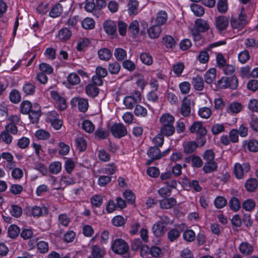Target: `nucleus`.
I'll use <instances>...</instances> for the list:
<instances>
[{
	"label": "nucleus",
	"instance_id": "obj_1",
	"mask_svg": "<svg viewBox=\"0 0 258 258\" xmlns=\"http://www.w3.org/2000/svg\"><path fill=\"white\" fill-rule=\"evenodd\" d=\"M238 85V81L235 76L231 77H223L217 83V86L220 89L229 88L233 90L237 88Z\"/></svg>",
	"mask_w": 258,
	"mask_h": 258
},
{
	"label": "nucleus",
	"instance_id": "obj_2",
	"mask_svg": "<svg viewBox=\"0 0 258 258\" xmlns=\"http://www.w3.org/2000/svg\"><path fill=\"white\" fill-rule=\"evenodd\" d=\"M246 17L244 8H242L238 18H231L230 23L232 27L238 30L242 29L247 23Z\"/></svg>",
	"mask_w": 258,
	"mask_h": 258
},
{
	"label": "nucleus",
	"instance_id": "obj_3",
	"mask_svg": "<svg viewBox=\"0 0 258 258\" xmlns=\"http://www.w3.org/2000/svg\"><path fill=\"white\" fill-rule=\"evenodd\" d=\"M209 29L207 22L202 19H198L195 21V29L192 30V35L195 38H199V32H204Z\"/></svg>",
	"mask_w": 258,
	"mask_h": 258
},
{
	"label": "nucleus",
	"instance_id": "obj_4",
	"mask_svg": "<svg viewBox=\"0 0 258 258\" xmlns=\"http://www.w3.org/2000/svg\"><path fill=\"white\" fill-rule=\"evenodd\" d=\"M111 248L115 253L123 254L128 250V246L123 240L117 239L114 241Z\"/></svg>",
	"mask_w": 258,
	"mask_h": 258
},
{
	"label": "nucleus",
	"instance_id": "obj_5",
	"mask_svg": "<svg viewBox=\"0 0 258 258\" xmlns=\"http://www.w3.org/2000/svg\"><path fill=\"white\" fill-rule=\"evenodd\" d=\"M141 100V94L139 91L135 92V96H126L123 100V103L128 109H132Z\"/></svg>",
	"mask_w": 258,
	"mask_h": 258
},
{
	"label": "nucleus",
	"instance_id": "obj_6",
	"mask_svg": "<svg viewBox=\"0 0 258 258\" xmlns=\"http://www.w3.org/2000/svg\"><path fill=\"white\" fill-rule=\"evenodd\" d=\"M112 135L117 138H120L127 134V130L121 123H115L110 128Z\"/></svg>",
	"mask_w": 258,
	"mask_h": 258
},
{
	"label": "nucleus",
	"instance_id": "obj_7",
	"mask_svg": "<svg viewBox=\"0 0 258 258\" xmlns=\"http://www.w3.org/2000/svg\"><path fill=\"white\" fill-rule=\"evenodd\" d=\"M71 104L72 106H78L80 111L85 112L88 108V102L86 99L75 97L72 99Z\"/></svg>",
	"mask_w": 258,
	"mask_h": 258
},
{
	"label": "nucleus",
	"instance_id": "obj_8",
	"mask_svg": "<svg viewBox=\"0 0 258 258\" xmlns=\"http://www.w3.org/2000/svg\"><path fill=\"white\" fill-rule=\"evenodd\" d=\"M250 169V165L248 163H243L241 165L236 163L234 166V173L237 178L241 179L243 177L244 173L248 172Z\"/></svg>",
	"mask_w": 258,
	"mask_h": 258
},
{
	"label": "nucleus",
	"instance_id": "obj_9",
	"mask_svg": "<svg viewBox=\"0 0 258 258\" xmlns=\"http://www.w3.org/2000/svg\"><path fill=\"white\" fill-rule=\"evenodd\" d=\"M147 155L150 158V159L147 161L146 164L148 165L151 164L153 161L161 158V151L157 147H150L148 150Z\"/></svg>",
	"mask_w": 258,
	"mask_h": 258
},
{
	"label": "nucleus",
	"instance_id": "obj_10",
	"mask_svg": "<svg viewBox=\"0 0 258 258\" xmlns=\"http://www.w3.org/2000/svg\"><path fill=\"white\" fill-rule=\"evenodd\" d=\"M41 115V107L37 103L32 105V108L29 114V118L32 123L36 122Z\"/></svg>",
	"mask_w": 258,
	"mask_h": 258
},
{
	"label": "nucleus",
	"instance_id": "obj_11",
	"mask_svg": "<svg viewBox=\"0 0 258 258\" xmlns=\"http://www.w3.org/2000/svg\"><path fill=\"white\" fill-rule=\"evenodd\" d=\"M229 24V20L224 16H220L216 18L215 25L216 28L222 31L227 28Z\"/></svg>",
	"mask_w": 258,
	"mask_h": 258
},
{
	"label": "nucleus",
	"instance_id": "obj_12",
	"mask_svg": "<svg viewBox=\"0 0 258 258\" xmlns=\"http://www.w3.org/2000/svg\"><path fill=\"white\" fill-rule=\"evenodd\" d=\"M189 130L191 133H197V136H205L207 131L205 127L203 126L201 122H195L190 127Z\"/></svg>",
	"mask_w": 258,
	"mask_h": 258
},
{
	"label": "nucleus",
	"instance_id": "obj_13",
	"mask_svg": "<svg viewBox=\"0 0 258 258\" xmlns=\"http://www.w3.org/2000/svg\"><path fill=\"white\" fill-rule=\"evenodd\" d=\"M103 28L106 32L109 35L116 36V26L115 22L111 20H107L103 24Z\"/></svg>",
	"mask_w": 258,
	"mask_h": 258
},
{
	"label": "nucleus",
	"instance_id": "obj_14",
	"mask_svg": "<svg viewBox=\"0 0 258 258\" xmlns=\"http://www.w3.org/2000/svg\"><path fill=\"white\" fill-rule=\"evenodd\" d=\"M105 254L104 249L95 245L92 247L91 254L88 258H102Z\"/></svg>",
	"mask_w": 258,
	"mask_h": 258
},
{
	"label": "nucleus",
	"instance_id": "obj_15",
	"mask_svg": "<svg viewBox=\"0 0 258 258\" xmlns=\"http://www.w3.org/2000/svg\"><path fill=\"white\" fill-rule=\"evenodd\" d=\"M139 3L137 0H130L127 3V11L130 16H135L138 13Z\"/></svg>",
	"mask_w": 258,
	"mask_h": 258
},
{
	"label": "nucleus",
	"instance_id": "obj_16",
	"mask_svg": "<svg viewBox=\"0 0 258 258\" xmlns=\"http://www.w3.org/2000/svg\"><path fill=\"white\" fill-rule=\"evenodd\" d=\"M191 101L186 98L183 99L180 107V113L184 116H187L190 113Z\"/></svg>",
	"mask_w": 258,
	"mask_h": 258
},
{
	"label": "nucleus",
	"instance_id": "obj_17",
	"mask_svg": "<svg viewBox=\"0 0 258 258\" xmlns=\"http://www.w3.org/2000/svg\"><path fill=\"white\" fill-rule=\"evenodd\" d=\"M177 202L173 198H165L160 201V207L162 209H171L176 205Z\"/></svg>",
	"mask_w": 258,
	"mask_h": 258
},
{
	"label": "nucleus",
	"instance_id": "obj_18",
	"mask_svg": "<svg viewBox=\"0 0 258 258\" xmlns=\"http://www.w3.org/2000/svg\"><path fill=\"white\" fill-rule=\"evenodd\" d=\"M154 234L157 237L162 236L166 231L165 226L162 224L161 222H157L152 227Z\"/></svg>",
	"mask_w": 258,
	"mask_h": 258
},
{
	"label": "nucleus",
	"instance_id": "obj_19",
	"mask_svg": "<svg viewBox=\"0 0 258 258\" xmlns=\"http://www.w3.org/2000/svg\"><path fill=\"white\" fill-rule=\"evenodd\" d=\"M174 118L168 113L163 114L160 118L162 126L173 125Z\"/></svg>",
	"mask_w": 258,
	"mask_h": 258
},
{
	"label": "nucleus",
	"instance_id": "obj_20",
	"mask_svg": "<svg viewBox=\"0 0 258 258\" xmlns=\"http://www.w3.org/2000/svg\"><path fill=\"white\" fill-rule=\"evenodd\" d=\"M161 32V27L159 25H154L148 29V33L152 39L157 38Z\"/></svg>",
	"mask_w": 258,
	"mask_h": 258
},
{
	"label": "nucleus",
	"instance_id": "obj_21",
	"mask_svg": "<svg viewBox=\"0 0 258 258\" xmlns=\"http://www.w3.org/2000/svg\"><path fill=\"white\" fill-rule=\"evenodd\" d=\"M98 54L99 58L104 61L109 60L112 57L111 51L106 48L99 49L98 51Z\"/></svg>",
	"mask_w": 258,
	"mask_h": 258
},
{
	"label": "nucleus",
	"instance_id": "obj_22",
	"mask_svg": "<svg viewBox=\"0 0 258 258\" xmlns=\"http://www.w3.org/2000/svg\"><path fill=\"white\" fill-rule=\"evenodd\" d=\"M48 210L45 207H40L38 206H35L32 208L31 213L33 216H41L46 215L48 213Z\"/></svg>",
	"mask_w": 258,
	"mask_h": 258
},
{
	"label": "nucleus",
	"instance_id": "obj_23",
	"mask_svg": "<svg viewBox=\"0 0 258 258\" xmlns=\"http://www.w3.org/2000/svg\"><path fill=\"white\" fill-rule=\"evenodd\" d=\"M192 84L195 89L201 91L204 88V81L203 78L200 76H197L192 79Z\"/></svg>",
	"mask_w": 258,
	"mask_h": 258
},
{
	"label": "nucleus",
	"instance_id": "obj_24",
	"mask_svg": "<svg viewBox=\"0 0 258 258\" xmlns=\"http://www.w3.org/2000/svg\"><path fill=\"white\" fill-rule=\"evenodd\" d=\"M216 76V70L215 68H211L205 75V82L208 84H211L215 79Z\"/></svg>",
	"mask_w": 258,
	"mask_h": 258
},
{
	"label": "nucleus",
	"instance_id": "obj_25",
	"mask_svg": "<svg viewBox=\"0 0 258 258\" xmlns=\"http://www.w3.org/2000/svg\"><path fill=\"white\" fill-rule=\"evenodd\" d=\"M167 20V15L165 11H161L159 12L156 16V25L160 26L164 24Z\"/></svg>",
	"mask_w": 258,
	"mask_h": 258
},
{
	"label": "nucleus",
	"instance_id": "obj_26",
	"mask_svg": "<svg viewBox=\"0 0 258 258\" xmlns=\"http://www.w3.org/2000/svg\"><path fill=\"white\" fill-rule=\"evenodd\" d=\"M86 92L88 96L95 97L99 93V89L94 84H89L86 87Z\"/></svg>",
	"mask_w": 258,
	"mask_h": 258
},
{
	"label": "nucleus",
	"instance_id": "obj_27",
	"mask_svg": "<svg viewBox=\"0 0 258 258\" xmlns=\"http://www.w3.org/2000/svg\"><path fill=\"white\" fill-rule=\"evenodd\" d=\"M258 185V182L255 178L248 179L245 183L246 190L249 192L255 190Z\"/></svg>",
	"mask_w": 258,
	"mask_h": 258
},
{
	"label": "nucleus",
	"instance_id": "obj_28",
	"mask_svg": "<svg viewBox=\"0 0 258 258\" xmlns=\"http://www.w3.org/2000/svg\"><path fill=\"white\" fill-rule=\"evenodd\" d=\"M62 12V7L60 4L54 5L49 12V16L52 18L59 16Z\"/></svg>",
	"mask_w": 258,
	"mask_h": 258
},
{
	"label": "nucleus",
	"instance_id": "obj_29",
	"mask_svg": "<svg viewBox=\"0 0 258 258\" xmlns=\"http://www.w3.org/2000/svg\"><path fill=\"white\" fill-rule=\"evenodd\" d=\"M217 164L215 161L206 162L203 169L205 173L214 172L217 170Z\"/></svg>",
	"mask_w": 258,
	"mask_h": 258
},
{
	"label": "nucleus",
	"instance_id": "obj_30",
	"mask_svg": "<svg viewBox=\"0 0 258 258\" xmlns=\"http://www.w3.org/2000/svg\"><path fill=\"white\" fill-rule=\"evenodd\" d=\"M198 147L196 142H188L184 145V152L186 154H191L196 150Z\"/></svg>",
	"mask_w": 258,
	"mask_h": 258
},
{
	"label": "nucleus",
	"instance_id": "obj_31",
	"mask_svg": "<svg viewBox=\"0 0 258 258\" xmlns=\"http://www.w3.org/2000/svg\"><path fill=\"white\" fill-rule=\"evenodd\" d=\"M175 132L173 125L162 126L160 128V134L166 137L172 136Z\"/></svg>",
	"mask_w": 258,
	"mask_h": 258
},
{
	"label": "nucleus",
	"instance_id": "obj_32",
	"mask_svg": "<svg viewBox=\"0 0 258 258\" xmlns=\"http://www.w3.org/2000/svg\"><path fill=\"white\" fill-rule=\"evenodd\" d=\"M72 35V33L68 28H62L59 31L58 34V38L62 41L68 40Z\"/></svg>",
	"mask_w": 258,
	"mask_h": 258
},
{
	"label": "nucleus",
	"instance_id": "obj_33",
	"mask_svg": "<svg viewBox=\"0 0 258 258\" xmlns=\"http://www.w3.org/2000/svg\"><path fill=\"white\" fill-rule=\"evenodd\" d=\"M114 56L118 61H122L127 57L126 52L121 48H117L114 52Z\"/></svg>",
	"mask_w": 258,
	"mask_h": 258
},
{
	"label": "nucleus",
	"instance_id": "obj_34",
	"mask_svg": "<svg viewBox=\"0 0 258 258\" xmlns=\"http://www.w3.org/2000/svg\"><path fill=\"white\" fill-rule=\"evenodd\" d=\"M190 8L192 12L197 17H201L205 13L204 8L198 4H193L191 5Z\"/></svg>",
	"mask_w": 258,
	"mask_h": 258
},
{
	"label": "nucleus",
	"instance_id": "obj_35",
	"mask_svg": "<svg viewBox=\"0 0 258 258\" xmlns=\"http://www.w3.org/2000/svg\"><path fill=\"white\" fill-rule=\"evenodd\" d=\"M128 31L135 36H136L139 32V24L137 20L132 22L128 28Z\"/></svg>",
	"mask_w": 258,
	"mask_h": 258
},
{
	"label": "nucleus",
	"instance_id": "obj_36",
	"mask_svg": "<svg viewBox=\"0 0 258 258\" xmlns=\"http://www.w3.org/2000/svg\"><path fill=\"white\" fill-rule=\"evenodd\" d=\"M121 69V66L120 64L114 61L112 63H110L108 64V71L112 75H117L120 71Z\"/></svg>",
	"mask_w": 258,
	"mask_h": 258
},
{
	"label": "nucleus",
	"instance_id": "obj_37",
	"mask_svg": "<svg viewBox=\"0 0 258 258\" xmlns=\"http://www.w3.org/2000/svg\"><path fill=\"white\" fill-rule=\"evenodd\" d=\"M240 252L245 254H250L253 251L252 246L247 242H243L239 246Z\"/></svg>",
	"mask_w": 258,
	"mask_h": 258
},
{
	"label": "nucleus",
	"instance_id": "obj_38",
	"mask_svg": "<svg viewBox=\"0 0 258 258\" xmlns=\"http://www.w3.org/2000/svg\"><path fill=\"white\" fill-rule=\"evenodd\" d=\"M9 98L11 102L18 103L21 100L20 93L18 90L13 89L10 92Z\"/></svg>",
	"mask_w": 258,
	"mask_h": 258
},
{
	"label": "nucleus",
	"instance_id": "obj_39",
	"mask_svg": "<svg viewBox=\"0 0 258 258\" xmlns=\"http://www.w3.org/2000/svg\"><path fill=\"white\" fill-rule=\"evenodd\" d=\"M23 91L26 95H33L35 91V86L33 84L27 82L23 86Z\"/></svg>",
	"mask_w": 258,
	"mask_h": 258
},
{
	"label": "nucleus",
	"instance_id": "obj_40",
	"mask_svg": "<svg viewBox=\"0 0 258 258\" xmlns=\"http://www.w3.org/2000/svg\"><path fill=\"white\" fill-rule=\"evenodd\" d=\"M20 228L15 225H11L8 228V234L9 236L12 238H15L20 233Z\"/></svg>",
	"mask_w": 258,
	"mask_h": 258
},
{
	"label": "nucleus",
	"instance_id": "obj_41",
	"mask_svg": "<svg viewBox=\"0 0 258 258\" xmlns=\"http://www.w3.org/2000/svg\"><path fill=\"white\" fill-rule=\"evenodd\" d=\"M163 44L167 47L173 48L175 45L174 39L169 35H167L163 38L162 41Z\"/></svg>",
	"mask_w": 258,
	"mask_h": 258
},
{
	"label": "nucleus",
	"instance_id": "obj_42",
	"mask_svg": "<svg viewBox=\"0 0 258 258\" xmlns=\"http://www.w3.org/2000/svg\"><path fill=\"white\" fill-rule=\"evenodd\" d=\"M230 208L234 211H237L240 208V203L238 199L232 197L229 201Z\"/></svg>",
	"mask_w": 258,
	"mask_h": 258
},
{
	"label": "nucleus",
	"instance_id": "obj_43",
	"mask_svg": "<svg viewBox=\"0 0 258 258\" xmlns=\"http://www.w3.org/2000/svg\"><path fill=\"white\" fill-rule=\"evenodd\" d=\"M183 237L186 241L192 242L195 240L196 235L194 231L192 230H186L184 232Z\"/></svg>",
	"mask_w": 258,
	"mask_h": 258
},
{
	"label": "nucleus",
	"instance_id": "obj_44",
	"mask_svg": "<svg viewBox=\"0 0 258 258\" xmlns=\"http://www.w3.org/2000/svg\"><path fill=\"white\" fill-rule=\"evenodd\" d=\"M32 104L29 101H24L21 105V111L23 114H30Z\"/></svg>",
	"mask_w": 258,
	"mask_h": 258
},
{
	"label": "nucleus",
	"instance_id": "obj_45",
	"mask_svg": "<svg viewBox=\"0 0 258 258\" xmlns=\"http://www.w3.org/2000/svg\"><path fill=\"white\" fill-rule=\"evenodd\" d=\"M82 128L87 133H92L95 129V126L91 121L85 120L82 123Z\"/></svg>",
	"mask_w": 258,
	"mask_h": 258
},
{
	"label": "nucleus",
	"instance_id": "obj_46",
	"mask_svg": "<svg viewBox=\"0 0 258 258\" xmlns=\"http://www.w3.org/2000/svg\"><path fill=\"white\" fill-rule=\"evenodd\" d=\"M218 11L221 13H225L228 9L227 0H219L217 3Z\"/></svg>",
	"mask_w": 258,
	"mask_h": 258
},
{
	"label": "nucleus",
	"instance_id": "obj_47",
	"mask_svg": "<svg viewBox=\"0 0 258 258\" xmlns=\"http://www.w3.org/2000/svg\"><path fill=\"white\" fill-rule=\"evenodd\" d=\"M38 250L40 253H44L49 250L48 244L44 241H40L37 244Z\"/></svg>",
	"mask_w": 258,
	"mask_h": 258
},
{
	"label": "nucleus",
	"instance_id": "obj_48",
	"mask_svg": "<svg viewBox=\"0 0 258 258\" xmlns=\"http://www.w3.org/2000/svg\"><path fill=\"white\" fill-rule=\"evenodd\" d=\"M179 236L180 232L177 229H172L168 233V238L171 242L177 239Z\"/></svg>",
	"mask_w": 258,
	"mask_h": 258
},
{
	"label": "nucleus",
	"instance_id": "obj_49",
	"mask_svg": "<svg viewBox=\"0 0 258 258\" xmlns=\"http://www.w3.org/2000/svg\"><path fill=\"white\" fill-rule=\"evenodd\" d=\"M82 27L86 29H92L94 27V21L90 18L85 19L82 23Z\"/></svg>",
	"mask_w": 258,
	"mask_h": 258
},
{
	"label": "nucleus",
	"instance_id": "obj_50",
	"mask_svg": "<svg viewBox=\"0 0 258 258\" xmlns=\"http://www.w3.org/2000/svg\"><path fill=\"white\" fill-rule=\"evenodd\" d=\"M203 159L206 162L214 161L215 154L212 150H206L203 154Z\"/></svg>",
	"mask_w": 258,
	"mask_h": 258
},
{
	"label": "nucleus",
	"instance_id": "obj_51",
	"mask_svg": "<svg viewBox=\"0 0 258 258\" xmlns=\"http://www.w3.org/2000/svg\"><path fill=\"white\" fill-rule=\"evenodd\" d=\"M134 113L136 116H145L147 114V111L142 106L137 104L134 110Z\"/></svg>",
	"mask_w": 258,
	"mask_h": 258
},
{
	"label": "nucleus",
	"instance_id": "obj_52",
	"mask_svg": "<svg viewBox=\"0 0 258 258\" xmlns=\"http://www.w3.org/2000/svg\"><path fill=\"white\" fill-rule=\"evenodd\" d=\"M35 136L40 140H46L50 138L49 133L43 130H40L36 132Z\"/></svg>",
	"mask_w": 258,
	"mask_h": 258
},
{
	"label": "nucleus",
	"instance_id": "obj_53",
	"mask_svg": "<svg viewBox=\"0 0 258 258\" xmlns=\"http://www.w3.org/2000/svg\"><path fill=\"white\" fill-rule=\"evenodd\" d=\"M68 81L70 84L75 85L80 83V79L76 73H72L68 77Z\"/></svg>",
	"mask_w": 258,
	"mask_h": 258
},
{
	"label": "nucleus",
	"instance_id": "obj_54",
	"mask_svg": "<svg viewBox=\"0 0 258 258\" xmlns=\"http://www.w3.org/2000/svg\"><path fill=\"white\" fill-rule=\"evenodd\" d=\"M212 113V111L209 108L203 107L199 109V115L204 118H208L210 117Z\"/></svg>",
	"mask_w": 258,
	"mask_h": 258
},
{
	"label": "nucleus",
	"instance_id": "obj_55",
	"mask_svg": "<svg viewBox=\"0 0 258 258\" xmlns=\"http://www.w3.org/2000/svg\"><path fill=\"white\" fill-rule=\"evenodd\" d=\"M49 168L51 173L57 174L61 170V163L59 162H54L50 165Z\"/></svg>",
	"mask_w": 258,
	"mask_h": 258
},
{
	"label": "nucleus",
	"instance_id": "obj_56",
	"mask_svg": "<svg viewBox=\"0 0 258 258\" xmlns=\"http://www.w3.org/2000/svg\"><path fill=\"white\" fill-rule=\"evenodd\" d=\"M140 59L142 62L146 64L150 65L152 63V56L147 53H143L140 55Z\"/></svg>",
	"mask_w": 258,
	"mask_h": 258
},
{
	"label": "nucleus",
	"instance_id": "obj_57",
	"mask_svg": "<svg viewBox=\"0 0 258 258\" xmlns=\"http://www.w3.org/2000/svg\"><path fill=\"white\" fill-rule=\"evenodd\" d=\"M76 143L78 148L80 151H84L86 148V142L85 139L82 137L77 138L76 140Z\"/></svg>",
	"mask_w": 258,
	"mask_h": 258
},
{
	"label": "nucleus",
	"instance_id": "obj_58",
	"mask_svg": "<svg viewBox=\"0 0 258 258\" xmlns=\"http://www.w3.org/2000/svg\"><path fill=\"white\" fill-rule=\"evenodd\" d=\"M242 108V105L236 102H233L229 106V110L233 113L239 112L241 110Z\"/></svg>",
	"mask_w": 258,
	"mask_h": 258
},
{
	"label": "nucleus",
	"instance_id": "obj_59",
	"mask_svg": "<svg viewBox=\"0 0 258 258\" xmlns=\"http://www.w3.org/2000/svg\"><path fill=\"white\" fill-rule=\"evenodd\" d=\"M39 69L41 73L50 74L53 72V68L49 64L46 63H41L39 64Z\"/></svg>",
	"mask_w": 258,
	"mask_h": 258
},
{
	"label": "nucleus",
	"instance_id": "obj_60",
	"mask_svg": "<svg viewBox=\"0 0 258 258\" xmlns=\"http://www.w3.org/2000/svg\"><path fill=\"white\" fill-rule=\"evenodd\" d=\"M85 9L89 13L96 11L94 0H86L84 6Z\"/></svg>",
	"mask_w": 258,
	"mask_h": 258
},
{
	"label": "nucleus",
	"instance_id": "obj_61",
	"mask_svg": "<svg viewBox=\"0 0 258 258\" xmlns=\"http://www.w3.org/2000/svg\"><path fill=\"white\" fill-rule=\"evenodd\" d=\"M11 213L14 217L18 218L21 216L22 210L20 207L17 205H13L11 207Z\"/></svg>",
	"mask_w": 258,
	"mask_h": 258
},
{
	"label": "nucleus",
	"instance_id": "obj_62",
	"mask_svg": "<svg viewBox=\"0 0 258 258\" xmlns=\"http://www.w3.org/2000/svg\"><path fill=\"white\" fill-rule=\"evenodd\" d=\"M248 109L252 112H258V100L256 99H250L248 104Z\"/></svg>",
	"mask_w": 258,
	"mask_h": 258
},
{
	"label": "nucleus",
	"instance_id": "obj_63",
	"mask_svg": "<svg viewBox=\"0 0 258 258\" xmlns=\"http://www.w3.org/2000/svg\"><path fill=\"white\" fill-rule=\"evenodd\" d=\"M255 206V203L252 200H247L243 203V208L247 211H250L253 210Z\"/></svg>",
	"mask_w": 258,
	"mask_h": 258
},
{
	"label": "nucleus",
	"instance_id": "obj_64",
	"mask_svg": "<svg viewBox=\"0 0 258 258\" xmlns=\"http://www.w3.org/2000/svg\"><path fill=\"white\" fill-rule=\"evenodd\" d=\"M247 148L251 152H257L258 151V141L256 140H251L248 143Z\"/></svg>",
	"mask_w": 258,
	"mask_h": 258
}]
</instances>
